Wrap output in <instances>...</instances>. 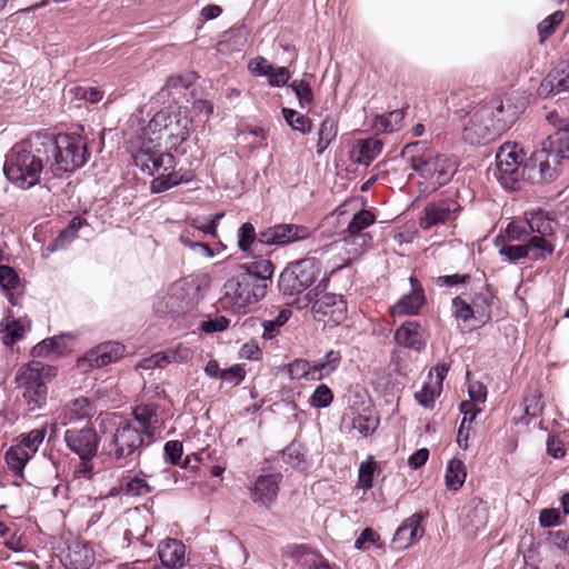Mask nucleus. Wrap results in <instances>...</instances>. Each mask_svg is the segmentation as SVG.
Listing matches in <instances>:
<instances>
[{"mask_svg": "<svg viewBox=\"0 0 569 569\" xmlns=\"http://www.w3.org/2000/svg\"><path fill=\"white\" fill-rule=\"evenodd\" d=\"M54 356H61L70 352L74 345V336L71 333H61L51 337Z\"/></svg>", "mask_w": 569, "mask_h": 569, "instance_id": "obj_61", "label": "nucleus"}, {"mask_svg": "<svg viewBox=\"0 0 569 569\" xmlns=\"http://www.w3.org/2000/svg\"><path fill=\"white\" fill-rule=\"evenodd\" d=\"M96 560L92 546L80 539H71L60 553V561L67 569H90Z\"/></svg>", "mask_w": 569, "mask_h": 569, "instance_id": "obj_16", "label": "nucleus"}, {"mask_svg": "<svg viewBox=\"0 0 569 569\" xmlns=\"http://www.w3.org/2000/svg\"><path fill=\"white\" fill-rule=\"evenodd\" d=\"M377 470V463L372 456H369L366 461H362L358 471V487L363 490H369L372 487L373 475Z\"/></svg>", "mask_w": 569, "mask_h": 569, "instance_id": "obj_47", "label": "nucleus"}, {"mask_svg": "<svg viewBox=\"0 0 569 569\" xmlns=\"http://www.w3.org/2000/svg\"><path fill=\"white\" fill-rule=\"evenodd\" d=\"M493 297L488 291H481L471 299V307L475 313V320L486 322L491 318V303Z\"/></svg>", "mask_w": 569, "mask_h": 569, "instance_id": "obj_42", "label": "nucleus"}, {"mask_svg": "<svg viewBox=\"0 0 569 569\" xmlns=\"http://www.w3.org/2000/svg\"><path fill=\"white\" fill-rule=\"evenodd\" d=\"M2 332V341L6 346L13 345L17 340L23 337L26 326L21 320L13 318L11 311H8L4 319L0 323Z\"/></svg>", "mask_w": 569, "mask_h": 569, "instance_id": "obj_35", "label": "nucleus"}, {"mask_svg": "<svg viewBox=\"0 0 569 569\" xmlns=\"http://www.w3.org/2000/svg\"><path fill=\"white\" fill-rule=\"evenodd\" d=\"M127 421L134 425V428L150 440L156 431L158 418L151 406L141 405L134 408L133 419Z\"/></svg>", "mask_w": 569, "mask_h": 569, "instance_id": "obj_29", "label": "nucleus"}, {"mask_svg": "<svg viewBox=\"0 0 569 569\" xmlns=\"http://www.w3.org/2000/svg\"><path fill=\"white\" fill-rule=\"evenodd\" d=\"M64 441L79 458H93L97 455L99 440L93 428L68 429Z\"/></svg>", "mask_w": 569, "mask_h": 569, "instance_id": "obj_18", "label": "nucleus"}, {"mask_svg": "<svg viewBox=\"0 0 569 569\" xmlns=\"http://www.w3.org/2000/svg\"><path fill=\"white\" fill-rule=\"evenodd\" d=\"M32 458L23 446H12L6 453V461L16 476H22L27 462Z\"/></svg>", "mask_w": 569, "mask_h": 569, "instance_id": "obj_41", "label": "nucleus"}, {"mask_svg": "<svg viewBox=\"0 0 569 569\" xmlns=\"http://www.w3.org/2000/svg\"><path fill=\"white\" fill-rule=\"evenodd\" d=\"M467 472L465 465L459 459H451L446 469L445 480L449 490H458L466 481Z\"/></svg>", "mask_w": 569, "mask_h": 569, "instance_id": "obj_40", "label": "nucleus"}, {"mask_svg": "<svg viewBox=\"0 0 569 569\" xmlns=\"http://www.w3.org/2000/svg\"><path fill=\"white\" fill-rule=\"evenodd\" d=\"M44 436V430L34 429L27 433L18 445L23 446V449L33 456L43 442Z\"/></svg>", "mask_w": 569, "mask_h": 569, "instance_id": "obj_56", "label": "nucleus"}, {"mask_svg": "<svg viewBox=\"0 0 569 569\" xmlns=\"http://www.w3.org/2000/svg\"><path fill=\"white\" fill-rule=\"evenodd\" d=\"M531 237L528 230V223L526 218H519L510 221L505 230V236H498L495 240L496 244L505 242V238L508 241H527Z\"/></svg>", "mask_w": 569, "mask_h": 569, "instance_id": "obj_37", "label": "nucleus"}, {"mask_svg": "<svg viewBox=\"0 0 569 569\" xmlns=\"http://www.w3.org/2000/svg\"><path fill=\"white\" fill-rule=\"evenodd\" d=\"M311 234L306 226L295 223H279L259 232V243L266 246H286L305 240Z\"/></svg>", "mask_w": 569, "mask_h": 569, "instance_id": "obj_14", "label": "nucleus"}, {"mask_svg": "<svg viewBox=\"0 0 569 569\" xmlns=\"http://www.w3.org/2000/svg\"><path fill=\"white\" fill-rule=\"evenodd\" d=\"M427 330L415 320L403 322L395 332L396 342L405 348L421 351L428 341Z\"/></svg>", "mask_w": 569, "mask_h": 569, "instance_id": "obj_21", "label": "nucleus"}, {"mask_svg": "<svg viewBox=\"0 0 569 569\" xmlns=\"http://www.w3.org/2000/svg\"><path fill=\"white\" fill-rule=\"evenodd\" d=\"M203 279L199 276H188L172 282L158 299L163 307L157 306L158 311L174 312L191 308L201 299Z\"/></svg>", "mask_w": 569, "mask_h": 569, "instance_id": "obj_9", "label": "nucleus"}, {"mask_svg": "<svg viewBox=\"0 0 569 569\" xmlns=\"http://www.w3.org/2000/svg\"><path fill=\"white\" fill-rule=\"evenodd\" d=\"M86 223L81 217H74L59 236L48 244V251L54 252L69 244L77 236L78 230Z\"/></svg>", "mask_w": 569, "mask_h": 569, "instance_id": "obj_39", "label": "nucleus"}, {"mask_svg": "<svg viewBox=\"0 0 569 569\" xmlns=\"http://www.w3.org/2000/svg\"><path fill=\"white\" fill-rule=\"evenodd\" d=\"M426 515L417 512L407 518L393 535L392 546L396 550H405L423 536L421 522Z\"/></svg>", "mask_w": 569, "mask_h": 569, "instance_id": "obj_19", "label": "nucleus"}, {"mask_svg": "<svg viewBox=\"0 0 569 569\" xmlns=\"http://www.w3.org/2000/svg\"><path fill=\"white\" fill-rule=\"evenodd\" d=\"M41 136L31 137L16 144L3 166L8 180L21 189H29L40 182L47 169V154Z\"/></svg>", "mask_w": 569, "mask_h": 569, "instance_id": "obj_2", "label": "nucleus"}, {"mask_svg": "<svg viewBox=\"0 0 569 569\" xmlns=\"http://www.w3.org/2000/svg\"><path fill=\"white\" fill-rule=\"evenodd\" d=\"M192 179L193 173L191 170L180 168L179 170L161 171L151 181L150 189L153 193H161L179 184L188 183Z\"/></svg>", "mask_w": 569, "mask_h": 569, "instance_id": "obj_26", "label": "nucleus"}, {"mask_svg": "<svg viewBox=\"0 0 569 569\" xmlns=\"http://www.w3.org/2000/svg\"><path fill=\"white\" fill-rule=\"evenodd\" d=\"M290 88L295 92V94L298 99L299 106L301 108H307L312 103L313 93H312L310 84L307 81L295 80L290 84Z\"/></svg>", "mask_w": 569, "mask_h": 569, "instance_id": "obj_52", "label": "nucleus"}, {"mask_svg": "<svg viewBox=\"0 0 569 569\" xmlns=\"http://www.w3.org/2000/svg\"><path fill=\"white\" fill-rule=\"evenodd\" d=\"M525 218L531 236L553 234L555 223L548 212L541 209L530 210L525 212Z\"/></svg>", "mask_w": 569, "mask_h": 569, "instance_id": "obj_31", "label": "nucleus"}, {"mask_svg": "<svg viewBox=\"0 0 569 569\" xmlns=\"http://www.w3.org/2000/svg\"><path fill=\"white\" fill-rule=\"evenodd\" d=\"M94 413L92 403L84 397H79L64 406L60 413V421L62 426L88 419Z\"/></svg>", "mask_w": 569, "mask_h": 569, "instance_id": "obj_27", "label": "nucleus"}, {"mask_svg": "<svg viewBox=\"0 0 569 569\" xmlns=\"http://www.w3.org/2000/svg\"><path fill=\"white\" fill-rule=\"evenodd\" d=\"M551 236H531L526 244L528 256L532 260H546L555 251V243L550 239Z\"/></svg>", "mask_w": 569, "mask_h": 569, "instance_id": "obj_33", "label": "nucleus"}, {"mask_svg": "<svg viewBox=\"0 0 569 569\" xmlns=\"http://www.w3.org/2000/svg\"><path fill=\"white\" fill-rule=\"evenodd\" d=\"M333 399L330 388L326 385H320L316 388L310 397V405L315 408H326Z\"/></svg>", "mask_w": 569, "mask_h": 569, "instance_id": "obj_60", "label": "nucleus"}, {"mask_svg": "<svg viewBox=\"0 0 569 569\" xmlns=\"http://www.w3.org/2000/svg\"><path fill=\"white\" fill-rule=\"evenodd\" d=\"M282 114L288 123L293 130L301 132L302 134H307L311 130V120L293 109L283 108Z\"/></svg>", "mask_w": 569, "mask_h": 569, "instance_id": "obj_46", "label": "nucleus"}, {"mask_svg": "<svg viewBox=\"0 0 569 569\" xmlns=\"http://www.w3.org/2000/svg\"><path fill=\"white\" fill-rule=\"evenodd\" d=\"M249 273L238 272L228 279L222 287L221 306L233 312L244 311L250 305L264 297L263 287L254 284Z\"/></svg>", "mask_w": 569, "mask_h": 569, "instance_id": "obj_8", "label": "nucleus"}, {"mask_svg": "<svg viewBox=\"0 0 569 569\" xmlns=\"http://www.w3.org/2000/svg\"><path fill=\"white\" fill-rule=\"evenodd\" d=\"M460 204L452 198H441L426 204L420 217L419 226L423 230H429L440 224H450L459 216Z\"/></svg>", "mask_w": 569, "mask_h": 569, "instance_id": "obj_13", "label": "nucleus"}, {"mask_svg": "<svg viewBox=\"0 0 569 569\" xmlns=\"http://www.w3.org/2000/svg\"><path fill=\"white\" fill-rule=\"evenodd\" d=\"M382 150V142L378 139L368 138L358 140L350 150L351 161L369 166Z\"/></svg>", "mask_w": 569, "mask_h": 569, "instance_id": "obj_28", "label": "nucleus"}, {"mask_svg": "<svg viewBox=\"0 0 569 569\" xmlns=\"http://www.w3.org/2000/svg\"><path fill=\"white\" fill-rule=\"evenodd\" d=\"M312 312L318 321H327L336 326L347 317V302L341 296L326 293L313 302Z\"/></svg>", "mask_w": 569, "mask_h": 569, "instance_id": "obj_17", "label": "nucleus"}, {"mask_svg": "<svg viewBox=\"0 0 569 569\" xmlns=\"http://www.w3.org/2000/svg\"><path fill=\"white\" fill-rule=\"evenodd\" d=\"M179 241L193 252H200L206 258L211 259L216 256L214 251L207 243L191 240L188 230L179 236Z\"/></svg>", "mask_w": 569, "mask_h": 569, "instance_id": "obj_58", "label": "nucleus"}, {"mask_svg": "<svg viewBox=\"0 0 569 569\" xmlns=\"http://www.w3.org/2000/svg\"><path fill=\"white\" fill-rule=\"evenodd\" d=\"M19 283V278L14 270L8 266H0V286L6 291V297L12 306L18 305V298L11 291Z\"/></svg>", "mask_w": 569, "mask_h": 569, "instance_id": "obj_44", "label": "nucleus"}, {"mask_svg": "<svg viewBox=\"0 0 569 569\" xmlns=\"http://www.w3.org/2000/svg\"><path fill=\"white\" fill-rule=\"evenodd\" d=\"M166 461L170 465H178L183 453L182 443L177 440L167 441L163 447Z\"/></svg>", "mask_w": 569, "mask_h": 569, "instance_id": "obj_64", "label": "nucleus"}, {"mask_svg": "<svg viewBox=\"0 0 569 569\" xmlns=\"http://www.w3.org/2000/svg\"><path fill=\"white\" fill-rule=\"evenodd\" d=\"M160 141L142 133L138 150L133 154L134 164L149 176H158L161 171L176 168V159L159 149Z\"/></svg>", "mask_w": 569, "mask_h": 569, "instance_id": "obj_10", "label": "nucleus"}, {"mask_svg": "<svg viewBox=\"0 0 569 569\" xmlns=\"http://www.w3.org/2000/svg\"><path fill=\"white\" fill-rule=\"evenodd\" d=\"M489 111L482 109L470 118L468 126L465 128L467 139L471 142L481 143L490 139L491 128L495 127L492 119L488 118Z\"/></svg>", "mask_w": 569, "mask_h": 569, "instance_id": "obj_25", "label": "nucleus"}, {"mask_svg": "<svg viewBox=\"0 0 569 569\" xmlns=\"http://www.w3.org/2000/svg\"><path fill=\"white\" fill-rule=\"evenodd\" d=\"M160 360H162L163 368L171 363L182 365L189 362L193 358V350L183 345L178 343L159 351Z\"/></svg>", "mask_w": 569, "mask_h": 569, "instance_id": "obj_36", "label": "nucleus"}, {"mask_svg": "<svg viewBox=\"0 0 569 569\" xmlns=\"http://www.w3.org/2000/svg\"><path fill=\"white\" fill-rule=\"evenodd\" d=\"M122 490L127 496L137 497L149 493L151 487L143 478L136 476L126 482Z\"/></svg>", "mask_w": 569, "mask_h": 569, "instance_id": "obj_57", "label": "nucleus"}, {"mask_svg": "<svg viewBox=\"0 0 569 569\" xmlns=\"http://www.w3.org/2000/svg\"><path fill=\"white\" fill-rule=\"evenodd\" d=\"M57 372L56 367L36 360L18 369L14 382L29 411L44 407L48 397L47 383L57 376Z\"/></svg>", "mask_w": 569, "mask_h": 569, "instance_id": "obj_5", "label": "nucleus"}, {"mask_svg": "<svg viewBox=\"0 0 569 569\" xmlns=\"http://www.w3.org/2000/svg\"><path fill=\"white\" fill-rule=\"evenodd\" d=\"M41 142L47 154V181L82 168L89 159L87 142L79 134L41 136Z\"/></svg>", "mask_w": 569, "mask_h": 569, "instance_id": "obj_3", "label": "nucleus"}, {"mask_svg": "<svg viewBox=\"0 0 569 569\" xmlns=\"http://www.w3.org/2000/svg\"><path fill=\"white\" fill-rule=\"evenodd\" d=\"M341 362L339 351L330 350L322 359L311 362L312 375L311 380H321L335 372Z\"/></svg>", "mask_w": 569, "mask_h": 569, "instance_id": "obj_32", "label": "nucleus"}, {"mask_svg": "<svg viewBox=\"0 0 569 569\" xmlns=\"http://www.w3.org/2000/svg\"><path fill=\"white\" fill-rule=\"evenodd\" d=\"M375 222V214L369 210H361L357 212L348 224V232L351 236L360 233L363 229L368 228Z\"/></svg>", "mask_w": 569, "mask_h": 569, "instance_id": "obj_48", "label": "nucleus"}, {"mask_svg": "<svg viewBox=\"0 0 569 569\" xmlns=\"http://www.w3.org/2000/svg\"><path fill=\"white\" fill-rule=\"evenodd\" d=\"M290 316L291 311L288 309H283L278 313V316L274 319L263 321V338H274L278 335L279 329L289 320Z\"/></svg>", "mask_w": 569, "mask_h": 569, "instance_id": "obj_50", "label": "nucleus"}, {"mask_svg": "<svg viewBox=\"0 0 569 569\" xmlns=\"http://www.w3.org/2000/svg\"><path fill=\"white\" fill-rule=\"evenodd\" d=\"M377 427L378 420L369 416L358 415L352 419V428L363 437L375 432Z\"/></svg>", "mask_w": 569, "mask_h": 569, "instance_id": "obj_59", "label": "nucleus"}, {"mask_svg": "<svg viewBox=\"0 0 569 569\" xmlns=\"http://www.w3.org/2000/svg\"><path fill=\"white\" fill-rule=\"evenodd\" d=\"M562 20L563 12L558 10L552 14L548 16L539 23L538 30L541 38V42L545 41L555 32L556 27L559 26L562 22Z\"/></svg>", "mask_w": 569, "mask_h": 569, "instance_id": "obj_54", "label": "nucleus"}, {"mask_svg": "<svg viewBox=\"0 0 569 569\" xmlns=\"http://www.w3.org/2000/svg\"><path fill=\"white\" fill-rule=\"evenodd\" d=\"M124 350V346L117 341L98 345L78 359L77 367L82 371L102 368L119 360L123 356Z\"/></svg>", "mask_w": 569, "mask_h": 569, "instance_id": "obj_15", "label": "nucleus"}, {"mask_svg": "<svg viewBox=\"0 0 569 569\" xmlns=\"http://www.w3.org/2000/svg\"><path fill=\"white\" fill-rule=\"evenodd\" d=\"M563 159H569V126L561 122L557 131L542 142L541 149L529 158L530 178L535 182L553 181L560 174Z\"/></svg>", "mask_w": 569, "mask_h": 569, "instance_id": "obj_4", "label": "nucleus"}, {"mask_svg": "<svg viewBox=\"0 0 569 569\" xmlns=\"http://www.w3.org/2000/svg\"><path fill=\"white\" fill-rule=\"evenodd\" d=\"M274 271V267L272 262L268 259H259L251 263H244L239 267L240 273H249L253 279L252 282L254 284H259L263 287V292L266 293L268 283L271 281L272 274Z\"/></svg>", "mask_w": 569, "mask_h": 569, "instance_id": "obj_30", "label": "nucleus"}, {"mask_svg": "<svg viewBox=\"0 0 569 569\" xmlns=\"http://www.w3.org/2000/svg\"><path fill=\"white\" fill-rule=\"evenodd\" d=\"M523 160L525 153L515 142L503 143L498 149L496 153L495 176L503 188L510 190L517 189L525 172H528V179L535 182L530 178L528 169L529 161L523 164Z\"/></svg>", "mask_w": 569, "mask_h": 569, "instance_id": "obj_7", "label": "nucleus"}, {"mask_svg": "<svg viewBox=\"0 0 569 569\" xmlns=\"http://www.w3.org/2000/svg\"><path fill=\"white\" fill-rule=\"evenodd\" d=\"M69 94H73L79 101L98 103L103 98V92L92 87H74L69 89Z\"/></svg>", "mask_w": 569, "mask_h": 569, "instance_id": "obj_53", "label": "nucleus"}, {"mask_svg": "<svg viewBox=\"0 0 569 569\" xmlns=\"http://www.w3.org/2000/svg\"><path fill=\"white\" fill-rule=\"evenodd\" d=\"M288 373L293 380H311L312 369L311 362L305 359H296L287 366Z\"/></svg>", "mask_w": 569, "mask_h": 569, "instance_id": "obj_49", "label": "nucleus"}, {"mask_svg": "<svg viewBox=\"0 0 569 569\" xmlns=\"http://www.w3.org/2000/svg\"><path fill=\"white\" fill-rule=\"evenodd\" d=\"M191 123L186 109H163L152 117L143 133L158 141L163 140L170 149H177L187 140Z\"/></svg>", "mask_w": 569, "mask_h": 569, "instance_id": "obj_6", "label": "nucleus"}, {"mask_svg": "<svg viewBox=\"0 0 569 569\" xmlns=\"http://www.w3.org/2000/svg\"><path fill=\"white\" fill-rule=\"evenodd\" d=\"M440 387H435L430 382L423 383L422 388L415 393V398L419 405L425 408H433L436 398L440 395Z\"/></svg>", "mask_w": 569, "mask_h": 569, "instance_id": "obj_51", "label": "nucleus"}, {"mask_svg": "<svg viewBox=\"0 0 569 569\" xmlns=\"http://www.w3.org/2000/svg\"><path fill=\"white\" fill-rule=\"evenodd\" d=\"M149 441V439L134 428V425L122 420L114 430L110 453L117 460L126 459L138 455L141 448Z\"/></svg>", "mask_w": 569, "mask_h": 569, "instance_id": "obj_12", "label": "nucleus"}, {"mask_svg": "<svg viewBox=\"0 0 569 569\" xmlns=\"http://www.w3.org/2000/svg\"><path fill=\"white\" fill-rule=\"evenodd\" d=\"M548 542L549 545L559 550L567 552L569 551V531L567 530H556L548 532Z\"/></svg>", "mask_w": 569, "mask_h": 569, "instance_id": "obj_62", "label": "nucleus"}, {"mask_svg": "<svg viewBox=\"0 0 569 569\" xmlns=\"http://www.w3.org/2000/svg\"><path fill=\"white\" fill-rule=\"evenodd\" d=\"M405 151L411 156V169L418 174L420 196L427 197L449 183L457 171L453 156L437 152L428 142L408 143Z\"/></svg>", "mask_w": 569, "mask_h": 569, "instance_id": "obj_1", "label": "nucleus"}, {"mask_svg": "<svg viewBox=\"0 0 569 569\" xmlns=\"http://www.w3.org/2000/svg\"><path fill=\"white\" fill-rule=\"evenodd\" d=\"M405 113L402 110H393L388 113L377 116L373 121V129L379 133H389L401 128Z\"/></svg>", "mask_w": 569, "mask_h": 569, "instance_id": "obj_38", "label": "nucleus"}, {"mask_svg": "<svg viewBox=\"0 0 569 569\" xmlns=\"http://www.w3.org/2000/svg\"><path fill=\"white\" fill-rule=\"evenodd\" d=\"M411 291L403 295L391 308L393 316H413L417 315L426 302L423 289L419 281L409 278Z\"/></svg>", "mask_w": 569, "mask_h": 569, "instance_id": "obj_22", "label": "nucleus"}, {"mask_svg": "<svg viewBox=\"0 0 569 569\" xmlns=\"http://www.w3.org/2000/svg\"><path fill=\"white\" fill-rule=\"evenodd\" d=\"M502 261L516 262L529 258L526 244H502L499 249Z\"/></svg>", "mask_w": 569, "mask_h": 569, "instance_id": "obj_55", "label": "nucleus"}, {"mask_svg": "<svg viewBox=\"0 0 569 569\" xmlns=\"http://www.w3.org/2000/svg\"><path fill=\"white\" fill-rule=\"evenodd\" d=\"M338 134V122L327 116L319 124L317 130V143L316 149L317 153L322 154L330 143L336 140Z\"/></svg>", "mask_w": 569, "mask_h": 569, "instance_id": "obj_34", "label": "nucleus"}, {"mask_svg": "<svg viewBox=\"0 0 569 569\" xmlns=\"http://www.w3.org/2000/svg\"><path fill=\"white\" fill-rule=\"evenodd\" d=\"M569 88V60L555 68L540 83L538 94L548 97Z\"/></svg>", "mask_w": 569, "mask_h": 569, "instance_id": "obj_24", "label": "nucleus"}, {"mask_svg": "<svg viewBox=\"0 0 569 569\" xmlns=\"http://www.w3.org/2000/svg\"><path fill=\"white\" fill-rule=\"evenodd\" d=\"M273 66L263 57H256L248 63V70L256 77H267L272 71Z\"/></svg>", "mask_w": 569, "mask_h": 569, "instance_id": "obj_63", "label": "nucleus"}, {"mask_svg": "<svg viewBox=\"0 0 569 569\" xmlns=\"http://www.w3.org/2000/svg\"><path fill=\"white\" fill-rule=\"evenodd\" d=\"M158 556L163 567L179 569L187 561L186 546L177 539H166L158 546Z\"/></svg>", "mask_w": 569, "mask_h": 569, "instance_id": "obj_23", "label": "nucleus"}, {"mask_svg": "<svg viewBox=\"0 0 569 569\" xmlns=\"http://www.w3.org/2000/svg\"><path fill=\"white\" fill-rule=\"evenodd\" d=\"M280 473L261 475L249 488L250 499L260 506H270L278 497Z\"/></svg>", "mask_w": 569, "mask_h": 569, "instance_id": "obj_20", "label": "nucleus"}, {"mask_svg": "<svg viewBox=\"0 0 569 569\" xmlns=\"http://www.w3.org/2000/svg\"><path fill=\"white\" fill-rule=\"evenodd\" d=\"M320 272L321 264L318 260L302 259L281 272L278 286L284 295H299L313 284Z\"/></svg>", "mask_w": 569, "mask_h": 569, "instance_id": "obj_11", "label": "nucleus"}, {"mask_svg": "<svg viewBox=\"0 0 569 569\" xmlns=\"http://www.w3.org/2000/svg\"><path fill=\"white\" fill-rule=\"evenodd\" d=\"M254 242L259 243V232L251 222L242 223L237 230V244L241 252H248Z\"/></svg>", "mask_w": 569, "mask_h": 569, "instance_id": "obj_45", "label": "nucleus"}, {"mask_svg": "<svg viewBox=\"0 0 569 569\" xmlns=\"http://www.w3.org/2000/svg\"><path fill=\"white\" fill-rule=\"evenodd\" d=\"M282 458L283 461L292 468L299 469L301 471H305L308 468L305 449L299 442H291L282 451Z\"/></svg>", "mask_w": 569, "mask_h": 569, "instance_id": "obj_43", "label": "nucleus"}]
</instances>
